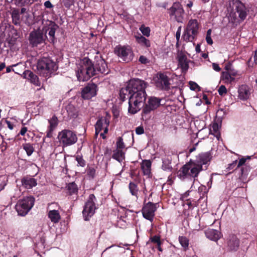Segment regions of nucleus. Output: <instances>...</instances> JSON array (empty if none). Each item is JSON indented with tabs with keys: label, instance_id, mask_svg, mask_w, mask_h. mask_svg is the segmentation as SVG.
I'll list each match as a JSON object with an SVG mask.
<instances>
[{
	"label": "nucleus",
	"instance_id": "f257e3e1",
	"mask_svg": "<svg viewBox=\"0 0 257 257\" xmlns=\"http://www.w3.org/2000/svg\"><path fill=\"white\" fill-rule=\"evenodd\" d=\"M147 83L139 79L130 80L126 86L120 90L119 96L122 101L128 98V111L135 114L145 105L147 93L145 90Z\"/></svg>",
	"mask_w": 257,
	"mask_h": 257
},
{
	"label": "nucleus",
	"instance_id": "f03ea898",
	"mask_svg": "<svg viewBox=\"0 0 257 257\" xmlns=\"http://www.w3.org/2000/svg\"><path fill=\"white\" fill-rule=\"evenodd\" d=\"M211 155L209 152L199 154L194 161H190L181 167L177 172V176L182 180L186 179L197 177L199 173L203 170V165L210 162Z\"/></svg>",
	"mask_w": 257,
	"mask_h": 257
},
{
	"label": "nucleus",
	"instance_id": "7ed1b4c3",
	"mask_svg": "<svg viewBox=\"0 0 257 257\" xmlns=\"http://www.w3.org/2000/svg\"><path fill=\"white\" fill-rule=\"evenodd\" d=\"M95 75L96 70L92 62L88 58H84L77 66L76 76L78 80L79 81H86Z\"/></svg>",
	"mask_w": 257,
	"mask_h": 257
},
{
	"label": "nucleus",
	"instance_id": "20e7f679",
	"mask_svg": "<svg viewBox=\"0 0 257 257\" xmlns=\"http://www.w3.org/2000/svg\"><path fill=\"white\" fill-rule=\"evenodd\" d=\"M37 68L40 75L47 78L57 69L58 66L53 60L49 58L44 57L38 61Z\"/></svg>",
	"mask_w": 257,
	"mask_h": 257
},
{
	"label": "nucleus",
	"instance_id": "39448f33",
	"mask_svg": "<svg viewBox=\"0 0 257 257\" xmlns=\"http://www.w3.org/2000/svg\"><path fill=\"white\" fill-rule=\"evenodd\" d=\"M229 6L231 8L232 12L230 14V17H233L234 20H237V15L240 20H244L247 15L245 6L239 0H232L229 2Z\"/></svg>",
	"mask_w": 257,
	"mask_h": 257
},
{
	"label": "nucleus",
	"instance_id": "423d86ee",
	"mask_svg": "<svg viewBox=\"0 0 257 257\" xmlns=\"http://www.w3.org/2000/svg\"><path fill=\"white\" fill-rule=\"evenodd\" d=\"M199 24L197 20H190L183 35L184 40L186 42H192L197 36Z\"/></svg>",
	"mask_w": 257,
	"mask_h": 257
},
{
	"label": "nucleus",
	"instance_id": "0eeeda50",
	"mask_svg": "<svg viewBox=\"0 0 257 257\" xmlns=\"http://www.w3.org/2000/svg\"><path fill=\"white\" fill-rule=\"evenodd\" d=\"M35 198L28 196L20 200L16 205V209L19 215H26L34 206Z\"/></svg>",
	"mask_w": 257,
	"mask_h": 257
},
{
	"label": "nucleus",
	"instance_id": "6e6552de",
	"mask_svg": "<svg viewBox=\"0 0 257 257\" xmlns=\"http://www.w3.org/2000/svg\"><path fill=\"white\" fill-rule=\"evenodd\" d=\"M58 139L63 147L72 145L77 141L76 134L69 130H63L60 132L58 135Z\"/></svg>",
	"mask_w": 257,
	"mask_h": 257
},
{
	"label": "nucleus",
	"instance_id": "1a4fd4ad",
	"mask_svg": "<svg viewBox=\"0 0 257 257\" xmlns=\"http://www.w3.org/2000/svg\"><path fill=\"white\" fill-rule=\"evenodd\" d=\"M47 30L40 29L33 31L30 34L29 41L33 47H36L39 44L44 43L46 39Z\"/></svg>",
	"mask_w": 257,
	"mask_h": 257
},
{
	"label": "nucleus",
	"instance_id": "9d476101",
	"mask_svg": "<svg viewBox=\"0 0 257 257\" xmlns=\"http://www.w3.org/2000/svg\"><path fill=\"white\" fill-rule=\"evenodd\" d=\"M96 198L93 194H90L85 203L82 211L85 220H88L95 213L96 206L95 201Z\"/></svg>",
	"mask_w": 257,
	"mask_h": 257
},
{
	"label": "nucleus",
	"instance_id": "9b49d317",
	"mask_svg": "<svg viewBox=\"0 0 257 257\" xmlns=\"http://www.w3.org/2000/svg\"><path fill=\"white\" fill-rule=\"evenodd\" d=\"M169 15L174 17L178 23H183L184 18V10L179 3H174L169 10Z\"/></svg>",
	"mask_w": 257,
	"mask_h": 257
},
{
	"label": "nucleus",
	"instance_id": "f8f14e48",
	"mask_svg": "<svg viewBox=\"0 0 257 257\" xmlns=\"http://www.w3.org/2000/svg\"><path fill=\"white\" fill-rule=\"evenodd\" d=\"M115 53L118 57L126 62L131 61L134 57L131 48L128 46H117L115 48Z\"/></svg>",
	"mask_w": 257,
	"mask_h": 257
},
{
	"label": "nucleus",
	"instance_id": "ddd939ff",
	"mask_svg": "<svg viewBox=\"0 0 257 257\" xmlns=\"http://www.w3.org/2000/svg\"><path fill=\"white\" fill-rule=\"evenodd\" d=\"M155 84L157 87L167 90L170 88V83L167 75L164 73H158L155 80Z\"/></svg>",
	"mask_w": 257,
	"mask_h": 257
},
{
	"label": "nucleus",
	"instance_id": "4468645a",
	"mask_svg": "<svg viewBox=\"0 0 257 257\" xmlns=\"http://www.w3.org/2000/svg\"><path fill=\"white\" fill-rule=\"evenodd\" d=\"M156 210L155 204L151 202L146 204L142 209V213L144 218L152 221Z\"/></svg>",
	"mask_w": 257,
	"mask_h": 257
},
{
	"label": "nucleus",
	"instance_id": "2eb2a0df",
	"mask_svg": "<svg viewBox=\"0 0 257 257\" xmlns=\"http://www.w3.org/2000/svg\"><path fill=\"white\" fill-rule=\"evenodd\" d=\"M161 99L156 97H151L143 109V112L147 114L158 108L161 105Z\"/></svg>",
	"mask_w": 257,
	"mask_h": 257
},
{
	"label": "nucleus",
	"instance_id": "dca6fc26",
	"mask_svg": "<svg viewBox=\"0 0 257 257\" xmlns=\"http://www.w3.org/2000/svg\"><path fill=\"white\" fill-rule=\"evenodd\" d=\"M97 86L94 83L88 84L81 91L82 97L89 99L96 95Z\"/></svg>",
	"mask_w": 257,
	"mask_h": 257
},
{
	"label": "nucleus",
	"instance_id": "f3484780",
	"mask_svg": "<svg viewBox=\"0 0 257 257\" xmlns=\"http://www.w3.org/2000/svg\"><path fill=\"white\" fill-rule=\"evenodd\" d=\"M109 121L105 117H101L99 118L95 124V136H97L98 134L102 130H104V133L108 132V126L109 125Z\"/></svg>",
	"mask_w": 257,
	"mask_h": 257
},
{
	"label": "nucleus",
	"instance_id": "a211bd4d",
	"mask_svg": "<svg viewBox=\"0 0 257 257\" xmlns=\"http://www.w3.org/2000/svg\"><path fill=\"white\" fill-rule=\"evenodd\" d=\"M94 67L96 70V74L100 73L102 74L105 75L108 74L109 71L105 61L101 58H99L96 60Z\"/></svg>",
	"mask_w": 257,
	"mask_h": 257
},
{
	"label": "nucleus",
	"instance_id": "6ab92c4d",
	"mask_svg": "<svg viewBox=\"0 0 257 257\" xmlns=\"http://www.w3.org/2000/svg\"><path fill=\"white\" fill-rule=\"evenodd\" d=\"M250 95V89L246 85L240 86L238 89V97L240 100H245L247 99Z\"/></svg>",
	"mask_w": 257,
	"mask_h": 257
},
{
	"label": "nucleus",
	"instance_id": "aec40b11",
	"mask_svg": "<svg viewBox=\"0 0 257 257\" xmlns=\"http://www.w3.org/2000/svg\"><path fill=\"white\" fill-rule=\"evenodd\" d=\"M179 66L183 71H186L188 68V61L185 54L179 52L177 55Z\"/></svg>",
	"mask_w": 257,
	"mask_h": 257
},
{
	"label": "nucleus",
	"instance_id": "412c9836",
	"mask_svg": "<svg viewBox=\"0 0 257 257\" xmlns=\"http://www.w3.org/2000/svg\"><path fill=\"white\" fill-rule=\"evenodd\" d=\"M22 186L26 189H31L37 185V180L31 177H25L21 180Z\"/></svg>",
	"mask_w": 257,
	"mask_h": 257
},
{
	"label": "nucleus",
	"instance_id": "4be33fe9",
	"mask_svg": "<svg viewBox=\"0 0 257 257\" xmlns=\"http://www.w3.org/2000/svg\"><path fill=\"white\" fill-rule=\"evenodd\" d=\"M23 77L25 79L29 80L31 83L34 84L39 86L40 83L38 80V77L32 72L30 70H25L23 73Z\"/></svg>",
	"mask_w": 257,
	"mask_h": 257
},
{
	"label": "nucleus",
	"instance_id": "5701e85b",
	"mask_svg": "<svg viewBox=\"0 0 257 257\" xmlns=\"http://www.w3.org/2000/svg\"><path fill=\"white\" fill-rule=\"evenodd\" d=\"M227 246L230 250H236L239 246V240L234 235L229 236L227 240Z\"/></svg>",
	"mask_w": 257,
	"mask_h": 257
},
{
	"label": "nucleus",
	"instance_id": "b1692460",
	"mask_svg": "<svg viewBox=\"0 0 257 257\" xmlns=\"http://www.w3.org/2000/svg\"><path fill=\"white\" fill-rule=\"evenodd\" d=\"M206 236L210 240L217 241L220 237V233L217 230L208 229L205 232Z\"/></svg>",
	"mask_w": 257,
	"mask_h": 257
},
{
	"label": "nucleus",
	"instance_id": "393cba45",
	"mask_svg": "<svg viewBox=\"0 0 257 257\" xmlns=\"http://www.w3.org/2000/svg\"><path fill=\"white\" fill-rule=\"evenodd\" d=\"M135 38L137 42L142 46L145 47L146 48H149L151 47V42L150 40L146 39L140 34L136 35L135 36Z\"/></svg>",
	"mask_w": 257,
	"mask_h": 257
},
{
	"label": "nucleus",
	"instance_id": "a878e982",
	"mask_svg": "<svg viewBox=\"0 0 257 257\" xmlns=\"http://www.w3.org/2000/svg\"><path fill=\"white\" fill-rule=\"evenodd\" d=\"M49 23V27L47 29L45 28H43V29L47 30V31H49L48 35L50 37V41L51 42H54L55 40V31L57 29L58 26L52 22H50Z\"/></svg>",
	"mask_w": 257,
	"mask_h": 257
},
{
	"label": "nucleus",
	"instance_id": "bb28decb",
	"mask_svg": "<svg viewBox=\"0 0 257 257\" xmlns=\"http://www.w3.org/2000/svg\"><path fill=\"white\" fill-rule=\"evenodd\" d=\"M171 158L170 156H165L162 158V168L165 171L171 172L172 167L171 166Z\"/></svg>",
	"mask_w": 257,
	"mask_h": 257
},
{
	"label": "nucleus",
	"instance_id": "cd10ccee",
	"mask_svg": "<svg viewBox=\"0 0 257 257\" xmlns=\"http://www.w3.org/2000/svg\"><path fill=\"white\" fill-rule=\"evenodd\" d=\"M236 75V73L233 72L230 73L228 72H223L222 73V78L225 83H231L235 80L234 76Z\"/></svg>",
	"mask_w": 257,
	"mask_h": 257
},
{
	"label": "nucleus",
	"instance_id": "c85d7f7f",
	"mask_svg": "<svg viewBox=\"0 0 257 257\" xmlns=\"http://www.w3.org/2000/svg\"><path fill=\"white\" fill-rule=\"evenodd\" d=\"M48 216L51 221L54 223H58L61 218L58 211L56 210H50L48 213Z\"/></svg>",
	"mask_w": 257,
	"mask_h": 257
},
{
	"label": "nucleus",
	"instance_id": "c756f323",
	"mask_svg": "<svg viewBox=\"0 0 257 257\" xmlns=\"http://www.w3.org/2000/svg\"><path fill=\"white\" fill-rule=\"evenodd\" d=\"M112 158L119 162H121L125 159V154L121 150L116 149L113 152Z\"/></svg>",
	"mask_w": 257,
	"mask_h": 257
},
{
	"label": "nucleus",
	"instance_id": "7c9ffc66",
	"mask_svg": "<svg viewBox=\"0 0 257 257\" xmlns=\"http://www.w3.org/2000/svg\"><path fill=\"white\" fill-rule=\"evenodd\" d=\"M142 169L143 170L144 175H148L151 173V162L149 160L143 161L142 166Z\"/></svg>",
	"mask_w": 257,
	"mask_h": 257
},
{
	"label": "nucleus",
	"instance_id": "2f4dec72",
	"mask_svg": "<svg viewBox=\"0 0 257 257\" xmlns=\"http://www.w3.org/2000/svg\"><path fill=\"white\" fill-rule=\"evenodd\" d=\"M68 115L71 117H75L77 115V111L75 107L71 104L68 105L66 107Z\"/></svg>",
	"mask_w": 257,
	"mask_h": 257
},
{
	"label": "nucleus",
	"instance_id": "473e14b6",
	"mask_svg": "<svg viewBox=\"0 0 257 257\" xmlns=\"http://www.w3.org/2000/svg\"><path fill=\"white\" fill-rule=\"evenodd\" d=\"M129 189L132 195L135 196L138 198L139 189L137 185L134 182H131L129 184Z\"/></svg>",
	"mask_w": 257,
	"mask_h": 257
},
{
	"label": "nucleus",
	"instance_id": "72a5a7b5",
	"mask_svg": "<svg viewBox=\"0 0 257 257\" xmlns=\"http://www.w3.org/2000/svg\"><path fill=\"white\" fill-rule=\"evenodd\" d=\"M13 22L15 25H19L20 23V16L18 12L13 11L12 14Z\"/></svg>",
	"mask_w": 257,
	"mask_h": 257
},
{
	"label": "nucleus",
	"instance_id": "f704fd0d",
	"mask_svg": "<svg viewBox=\"0 0 257 257\" xmlns=\"http://www.w3.org/2000/svg\"><path fill=\"white\" fill-rule=\"evenodd\" d=\"M32 1V0H12V2L19 7H22L31 4Z\"/></svg>",
	"mask_w": 257,
	"mask_h": 257
},
{
	"label": "nucleus",
	"instance_id": "c9c22d12",
	"mask_svg": "<svg viewBox=\"0 0 257 257\" xmlns=\"http://www.w3.org/2000/svg\"><path fill=\"white\" fill-rule=\"evenodd\" d=\"M179 241L181 246L185 249H186L189 245V240L185 236H179Z\"/></svg>",
	"mask_w": 257,
	"mask_h": 257
},
{
	"label": "nucleus",
	"instance_id": "e433bc0d",
	"mask_svg": "<svg viewBox=\"0 0 257 257\" xmlns=\"http://www.w3.org/2000/svg\"><path fill=\"white\" fill-rule=\"evenodd\" d=\"M50 123L49 128L51 130H54L58 125V118L56 116H53L50 120H49Z\"/></svg>",
	"mask_w": 257,
	"mask_h": 257
},
{
	"label": "nucleus",
	"instance_id": "4c0bfd02",
	"mask_svg": "<svg viewBox=\"0 0 257 257\" xmlns=\"http://www.w3.org/2000/svg\"><path fill=\"white\" fill-rule=\"evenodd\" d=\"M139 30L144 36L146 37H149L150 36L151 30L149 27H146L145 25H142L140 27Z\"/></svg>",
	"mask_w": 257,
	"mask_h": 257
},
{
	"label": "nucleus",
	"instance_id": "58836bf2",
	"mask_svg": "<svg viewBox=\"0 0 257 257\" xmlns=\"http://www.w3.org/2000/svg\"><path fill=\"white\" fill-rule=\"evenodd\" d=\"M23 149L28 156H31L34 152V148L30 144H26L23 146Z\"/></svg>",
	"mask_w": 257,
	"mask_h": 257
},
{
	"label": "nucleus",
	"instance_id": "ea45409f",
	"mask_svg": "<svg viewBox=\"0 0 257 257\" xmlns=\"http://www.w3.org/2000/svg\"><path fill=\"white\" fill-rule=\"evenodd\" d=\"M67 188L71 194L76 193L78 190L77 185L74 182L69 184Z\"/></svg>",
	"mask_w": 257,
	"mask_h": 257
},
{
	"label": "nucleus",
	"instance_id": "a19ab883",
	"mask_svg": "<svg viewBox=\"0 0 257 257\" xmlns=\"http://www.w3.org/2000/svg\"><path fill=\"white\" fill-rule=\"evenodd\" d=\"M7 179L5 176H0V192L4 189L7 185Z\"/></svg>",
	"mask_w": 257,
	"mask_h": 257
},
{
	"label": "nucleus",
	"instance_id": "79ce46f5",
	"mask_svg": "<svg viewBox=\"0 0 257 257\" xmlns=\"http://www.w3.org/2000/svg\"><path fill=\"white\" fill-rule=\"evenodd\" d=\"M76 160L77 162V165L81 167H84L85 165V161L82 158V156L77 155L76 156Z\"/></svg>",
	"mask_w": 257,
	"mask_h": 257
},
{
	"label": "nucleus",
	"instance_id": "37998d69",
	"mask_svg": "<svg viewBox=\"0 0 257 257\" xmlns=\"http://www.w3.org/2000/svg\"><path fill=\"white\" fill-rule=\"evenodd\" d=\"M116 149L121 150L125 147L124 143L123 142L122 139L119 137L116 142Z\"/></svg>",
	"mask_w": 257,
	"mask_h": 257
},
{
	"label": "nucleus",
	"instance_id": "c03bdc74",
	"mask_svg": "<svg viewBox=\"0 0 257 257\" xmlns=\"http://www.w3.org/2000/svg\"><path fill=\"white\" fill-rule=\"evenodd\" d=\"M211 30L209 29L207 31L206 36V40L209 45H212L213 44V41L211 37Z\"/></svg>",
	"mask_w": 257,
	"mask_h": 257
},
{
	"label": "nucleus",
	"instance_id": "a18cd8bd",
	"mask_svg": "<svg viewBox=\"0 0 257 257\" xmlns=\"http://www.w3.org/2000/svg\"><path fill=\"white\" fill-rule=\"evenodd\" d=\"M218 92L219 95L223 96L224 95L227 93V89L225 86L221 85L218 90Z\"/></svg>",
	"mask_w": 257,
	"mask_h": 257
},
{
	"label": "nucleus",
	"instance_id": "49530a36",
	"mask_svg": "<svg viewBox=\"0 0 257 257\" xmlns=\"http://www.w3.org/2000/svg\"><path fill=\"white\" fill-rule=\"evenodd\" d=\"M250 159V156H247L246 158H242L240 159L237 165V168H239L244 165L246 161V160H249Z\"/></svg>",
	"mask_w": 257,
	"mask_h": 257
},
{
	"label": "nucleus",
	"instance_id": "de8ad7c7",
	"mask_svg": "<svg viewBox=\"0 0 257 257\" xmlns=\"http://www.w3.org/2000/svg\"><path fill=\"white\" fill-rule=\"evenodd\" d=\"M189 85L190 89L192 90H196L199 89V86L196 83L194 82L190 81L189 82Z\"/></svg>",
	"mask_w": 257,
	"mask_h": 257
},
{
	"label": "nucleus",
	"instance_id": "09e8293b",
	"mask_svg": "<svg viewBox=\"0 0 257 257\" xmlns=\"http://www.w3.org/2000/svg\"><path fill=\"white\" fill-rule=\"evenodd\" d=\"M139 61L143 64L149 63V60L144 56H141L139 58Z\"/></svg>",
	"mask_w": 257,
	"mask_h": 257
},
{
	"label": "nucleus",
	"instance_id": "8fccbe9b",
	"mask_svg": "<svg viewBox=\"0 0 257 257\" xmlns=\"http://www.w3.org/2000/svg\"><path fill=\"white\" fill-rule=\"evenodd\" d=\"M150 240L152 242H154V243H156L157 244L159 243H160L161 241L160 240V238L159 236H157V235H155V236H154L153 237H152L151 238H150Z\"/></svg>",
	"mask_w": 257,
	"mask_h": 257
},
{
	"label": "nucleus",
	"instance_id": "3c124183",
	"mask_svg": "<svg viewBox=\"0 0 257 257\" xmlns=\"http://www.w3.org/2000/svg\"><path fill=\"white\" fill-rule=\"evenodd\" d=\"M53 131L51 128H49L48 131L47 132L46 136L43 139V141H45L47 138H51L53 136Z\"/></svg>",
	"mask_w": 257,
	"mask_h": 257
},
{
	"label": "nucleus",
	"instance_id": "603ef678",
	"mask_svg": "<svg viewBox=\"0 0 257 257\" xmlns=\"http://www.w3.org/2000/svg\"><path fill=\"white\" fill-rule=\"evenodd\" d=\"M136 133L137 135H142L144 133V128L142 126H138L136 128Z\"/></svg>",
	"mask_w": 257,
	"mask_h": 257
},
{
	"label": "nucleus",
	"instance_id": "864d4df0",
	"mask_svg": "<svg viewBox=\"0 0 257 257\" xmlns=\"http://www.w3.org/2000/svg\"><path fill=\"white\" fill-rule=\"evenodd\" d=\"M181 30V27H179L177 31L176 32V39H177V45L178 44V42L179 41V39L180 37Z\"/></svg>",
	"mask_w": 257,
	"mask_h": 257
},
{
	"label": "nucleus",
	"instance_id": "5fc2aeb1",
	"mask_svg": "<svg viewBox=\"0 0 257 257\" xmlns=\"http://www.w3.org/2000/svg\"><path fill=\"white\" fill-rule=\"evenodd\" d=\"M18 65V64H17L13 65H12V66H8V67H7V68H6V72H7V73H9V72H10L12 70H13V71H14L16 73L19 74V73H18V72L15 71L14 69H12V67L16 66H17V65Z\"/></svg>",
	"mask_w": 257,
	"mask_h": 257
},
{
	"label": "nucleus",
	"instance_id": "6e6d98bb",
	"mask_svg": "<svg viewBox=\"0 0 257 257\" xmlns=\"http://www.w3.org/2000/svg\"><path fill=\"white\" fill-rule=\"evenodd\" d=\"M212 68L215 71L217 72H219L221 70L219 65L215 63H212Z\"/></svg>",
	"mask_w": 257,
	"mask_h": 257
},
{
	"label": "nucleus",
	"instance_id": "4d7b16f0",
	"mask_svg": "<svg viewBox=\"0 0 257 257\" xmlns=\"http://www.w3.org/2000/svg\"><path fill=\"white\" fill-rule=\"evenodd\" d=\"M44 6L46 8H52L53 7V6L52 5V4L51 3V2L49 1H47L46 2H45L44 3Z\"/></svg>",
	"mask_w": 257,
	"mask_h": 257
},
{
	"label": "nucleus",
	"instance_id": "13d9d810",
	"mask_svg": "<svg viewBox=\"0 0 257 257\" xmlns=\"http://www.w3.org/2000/svg\"><path fill=\"white\" fill-rule=\"evenodd\" d=\"M217 114L218 115H221L222 116H223L224 115L226 114V112L223 109L221 108L218 110V111H217Z\"/></svg>",
	"mask_w": 257,
	"mask_h": 257
},
{
	"label": "nucleus",
	"instance_id": "bf43d9fd",
	"mask_svg": "<svg viewBox=\"0 0 257 257\" xmlns=\"http://www.w3.org/2000/svg\"><path fill=\"white\" fill-rule=\"evenodd\" d=\"M237 162V160H235L233 161L232 163L229 164L228 169L229 170L232 169L236 165Z\"/></svg>",
	"mask_w": 257,
	"mask_h": 257
},
{
	"label": "nucleus",
	"instance_id": "052dcab7",
	"mask_svg": "<svg viewBox=\"0 0 257 257\" xmlns=\"http://www.w3.org/2000/svg\"><path fill=\"white\" fill-rule=\"evenodd\" d=\"M27 128L26 127H23L20 133H19V134H20L22 136H24L26 134V133L27 132Z\"/></svg>",
	"mask_w": 257,
	"mask_h": 257
},
{
	"label": "nucleus",
	"instance_id": "680f3d73",
	"mask_svg": "<svg viewBox=\"0 0 257 257\" xmlns=\"http://www.w3.org/2000/svg\"><path fill=\"white\" fill-rule=\"evenodd\" d=\"M95 171L93 168H90L89 169L88 173L89 175L93 177V176L94 175V174H95Z\"/></svg>",
	"mask_w": 257,
	"mask_h": 257
},
{
	"label": "nucleus",
	"instance_id": "e2e57ef3",
	"mask_svg": "<svg viewBox=\"0 0 257 257\" xmlns=\"http://www.w3.org/2000/svg\"><path fill=\"white\" fill-rule=\"evenodd\" d=\"M7 124L8 127L11 130H12L14 128V125L12 124L10 121H7Z\"/></svg>",
	"mask_w": 257,
	"mask_h": 257
},
{
	"label": "nucleus",
	"instance_id": "0e129e2a",
	"mask_svg": "<svg viewBox=\"0 0 257 257\" xmlns=\"http://www.w3.org/2000/svg\"><path fill=\"white\" fill-rule=\"evenodd\" d=\"M195 50H196V51L197 53H199L200 52L201 49H200V45L199 44H197V45L196 46V47L195 48Z\"/></svg>",
	"mask_w": 257,
	"mask_h": 257
},
{
	"label": "nucleus",
	"instance_id": "69168bd1",
	"mask_svg": "<svg viewBox=\"0 0 257 257\" xmlns=\"http://www.w3.org/2000/svg\"><path fill=\"white\" fill-rule=\"evenodd\" d=\"M161 242H160V243H158L157 244V247H158V250L162 252L163 251V249H162V248L161 247Z\"/></svg>",
	"mask_w": 257,
	"mask_h": 257
},
{
	"label": "nucleus",
	"instance_id": "338daca9",
	"mask_svg": "<svg viewBox=\"0 0 257 257\" xmlns=\"http://www.w3.org/2000/svg\"><path fill=\"white\" fill-rule=\"evenodd\" d=\"M6 66V65H5V63H2L1 64H0V71L3 70Z\"/></svg>",
	"mask_w": 257,
	"mask_h": 257
},
{
	"label": "nucleus",
	"instance_id": "774afa93",
	"mask_svg": "<svg viewBox=\"0 0 257 257\" xmlns=\"http://www.w3.org/2000/svg\"><path fill=\"white\" fill-rule=\"evenodd\" d=\"M193 6V3L191 1H189L187 4V7L188 8H191Z\"/></svg>",
	"mask_w": 257,
	"mask_h": 257
}]
</instances>
